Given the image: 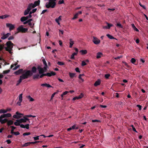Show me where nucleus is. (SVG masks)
I'll use <instances>...</instances> for the list:
<instances>
[{
	"mask_svg": "<svg viewBox=\"0 0 148 148\" xmlns=\"http://www.w3.org/2000/svg\"><path fill=\"white\" fill-rule=\"evenodd\" d=\"M6 26L7 27H9L10 31L13 30L15 27L11 23H6Z\"/></svg>",
	"mask_w": 148,
	"mask_h": 148,
	"instance_id": "obj_11",
	"label": "nucleus"
},
{
	"mask_svg": "<svg viewBox=\"0 0 148 148\" xmlns=\"http://www.w3.org/2000/svg\"><path fill=\"white\" fill-rule=\"evenodd\" d=\"M32 75V73L30 71H27L24 73L20 77V78L17 81V83L16 86H18L19 84L22 82V80L27 79L29 77H31Z\"/></svg>",
	"mask_w": 148,
	"mask_h": 148,
	"instance_id": "obj_1",
	"label": "nucleus"
},
{
	"mask_svg": "<svg viewBox=\"0 0 148 148\" xmlns=\"http://www.w3.org/2000/svg\"><path fill=\"white\" fill-rule=\"evenodd\" d=\"M78 13H76L74 16V17L72 19L73 20L75 19L78 16Z\"/></svg>",
	"mask_w": 148,
	"mask_h": 148,
	"instance_id": "obj_48",
	"label": "nucleus"
},
{
	"mask_svg": "<svg viewBox=\"0 0 148 148\" xmlns=\"http://www.w3.org/2000/svg\"><path fill=\"white\" fill-rule=\"evenodd\" d=\"M21 123L19 119H17L16 121L14 123L15 125L16 126H20V127L22 128H26L27 129H28L29 128V124H27L25 125L23 124H21Z\"/></svg>",
	"mask_w": 148,
	"mask_h": 148,
	"instance_id": "obj_3",
	"label": "nucleus"
},
{
	"mask_svg": "<svg viewBox=\"0 0 148 148\" xmlns=\"http://www.w3.org/2000/svg\"><path fill=\"white\" fill-rule=\"evenodd\" d=\"M131 26L133 29L134 31L136 32H139V30L136 27L135 25L134 24H132L131 25Z\"/></svg>",
	"mask_w": 148,
	"mask_h": 148,
	"instance_id": "obj_22",
	"label": "nucleus"
},
{
	"mask_svg": "<svg viewBox=\"0 0 148 148\" xmlns=\"http://www.w3.org/2000/svg\"><path fill=\"white\" fill-rule=\"evenodd\" d=\"M14 122L12 120H8L7 122V125L8 126H10L13 124Z\"/></svg>",
	"mask_w": 148,
	"mask_h": 148,
	"instance_id": "obj_23",
	"label": "nucleus"
},
{
	"mask_svg": "<svg viewBox=\"0 0 148 148\" xmlns=\"http://www.w3.org/2000/svg\"><path fill=\"white\" fill-rule=\"evenodd\" d=\"M68 92H69L68 91H65L64 92H63L62 94L61 95V96L62 97H63L64 95L67 94Z\"/></svg>",
	"mask_w": 148,
	"mask_h": 148,
	"instance_id": "obj_46",
	"label": "nucleus"
},
{
	"mask_svg": "<svg viewBox=\"0 0 148 148\" xmlns=\"http://www.w3.org/2000/svg\"><path fill=\"white\" fill-rule=\"evenodd\" d=\"M39 76V75L38 74H37L35 75H34L33 77L34 79H38Z\"/></svg>",
	"mask_w": 148,
	"mask_h": 148,
	"instance_id": "obj_36",
	"label": "nucleus"
},
{
	"mask_svg": "<svg viewBox=\"0 0 148 148\" xmlns=\"http://www.w3.org/2000/svg\"><path fill=\"white\" fill-rule=\"evenodd\" d=\"M110 76V74H107L105 75V77L106 79H108Z\"/></svg>",
	"mask_w": 148,
	"mask_h": 148,
	"instance_id": "obj_40",
	"label": "nucleus"
},
{
	"mask_svg": "<svg viewBox=\"0 0 148 148\" xmlns=\"http://www.w3.org/2000/svg\"><path fill=\"white\" fill-rule=\"evenodd\" d=\"M77 54V53L74 52L72 53L71 56V59H74V56Z\"/></svg>",
	"mask_w": 148,
	"mask_h": 148,
	"instance_id": "obj_32",
	"label": "nucleus"
},
{
	"mask_svg": "<svg viewBox=\"0 0 148 148\" xmlns=\"http://www.w3.org/2000/svg\"><path fill=\"white\" fill-rule=\"evenodd\" d=\"M20 66L19 65H18L17 66H15L14 68L13 69V70H16Z\"/></svg>",
	"mask_w": 148,
	"mask_h": 148,
	"instance_id": "obj_64",
	"label": "nucleus"
},
{
	"mask_svg": "<svg viewBox=\"0 0 148 148\" xmlns=\"http://www.w3.org/2000/svg\"><path fill=\"white\" fill-rule=\"evenodd\" d=\"M10 72V70H7L4 71H3V74H6Z\"/></svg>",
	"mask_w": 148,
	"mask_h": 148,
	"instance_id": "obj_43",
	"label": "nucleus"
},
{
	"mask_svg": "<svg viewBox=\"0 0 148 148\" xmlns=\"http://www.w3.org/2000/svg\"><path fill=\"white\" fill-rule=\"evenodd\" d=\"M61 17V16H60L58 18H56L55 19L56 21L58 23V25H60V24L59 21L62 20Z\"/></svg>",
	"mask_w": 148,
	"mask_h": 148,
	"instance_id": "obj_18",
	"label": "nucleus"
},
{
	"mask_svg": "<svg viewBox=\"0 0 148 148\" xmlns=\"http://www.w3.org/2000/svg\"><path fill=\"white\" fill-rule=\"evenodd\" d=\"M11 35V34L9 33H8L6 34H3V36L1 37V39L2 40H4L7 38L9 36Z\"/></svg>",
	"mask_w": 148,
	"mask_h": 148,
	"instance_id": "obj_12",
	"label": "nucleus"
},
{
	"mask_svg": "<svg viewBox=\"0 0 148 148\" xmlns=\"http://www.w3.org/2000/svg\"><path fill=\"white\" fill-rule=\"evenodd\" d=\"M106 23L107 24V25L106 26H103V29H109L113 25L110 24L108 23Z\"/></svg>",
	"mask_w": 148,
	"mask_h": 148,
	"instance_id": "obj_16",
	"label": "nucleus"
},
{
	"mask_svg": "<svg viewBox=\"0 0 148 148\" xmlns=\"http://www.w3.org/2000/svg\"><path fill=\"white\" fill-rule=\"evenodd\" d=\"M41 86H42L47 87L48 88L52 87V86H51L49 84L47 83L42 84H41Z\"/></svg>",
	"mask_w": 148,
	"mask_h": 148,
	"instance_id": "obj_21",
	"label": "nucleus"
},
{
	"mask_svg": "<svg viewBox=\"0 0 148 148\" xmlns=\"http://www.w3.org/2000/svg\"><path fill=\"white\" fill-rule=\"evenodd\" d=\"M3 118H1V116H0V122L2 124L5 123H7L8 121V119L5 118L4 119H3Z\"/></svg>",
	"mask_w": 148,
	"mask_h": 148,
	"instance_id": "obj_13",
	"label": "nucleus"
},
{
	"mask_svg": "<svg viewBox=\"0 0 148 148\" xmlns=\"http://www.w3.org/2000/svg\"><path fill=\"white\" fill-rule=\"evenodd\" d=\"M30 144V142H27L25 143L23 145V147H27Z\"/></svg>",
	"mask_w": 148,
	"mask_h": 148,
	"instance_id": "obj_39",
	"label": "nucleus"
},
{
	"mask_svg": "<svg viewBox=\"0 0 148 148\" xmlns=\"http://www.w3.org/2000/svg\"><path fill=\"white\" fill-rule=\"evenodd\" d=\"M89 62V60H86L85 61H84V66L86 65Z\"/></svg>",
	"mask_w": 148,
	"mask_h": 148,
	"instance_id": "obj_52",
	"label": "nucleus"
},
{
	"mask_svg": "<svg viewBox=\"0 0 148 148\" xmlns=\"http://www.w3.org/2000/svg\"><path fill=\"white\" fill-rule=\"evenodd\" d=\"M30 134H31V133L30 132H25V133H24L23 134V136L29 135H30Z\"/></svg>",
	"mask_w": 148,
	"mask_h": 148,
	"instance_id": "obj_50",
	"label": "nucleus"
},
{
	"mask_svg": "<svg viewBox=\"0 0 148 148\" xmlns=\"http://www.w3.org/2000/svg\"><path fill=\"white\" fill-rule=\"evenodd\" d=\"M7 110H5L4 109H1L0 110V113H4L7 112Z\"/></svg>",
	"mask_w": 148,
	"mask_h": 148,
	"instance_id": "obj_37",
	"label": "nucleus"
},
{
	"mask_svg": "<svg viewBox=\"0 0 148 148\" xmlns=\"http://www.w3.org/2000/svg\"><path fill=\"white\" fill-rule=\"evenodd\" d=\"M0 60H2L3 61V62L4 63V65H6L7 64V62L5 61V60L3 59L2 58H1V57L0 56Z\"/></svg>",
	"mask_w": 148,
	"mask_h": 148,
	"instance_id": "obj_42",
	"label": "nucleus"
},
{
	"mask_svg": "<svg viewBox=\"0 0 148 148\" xmlns=\"http://www.w3.org/2000/svg\"><path fill=\"white\" fill-rule=\"evenodd\" d=\"M14 36H10L9 37L8 39V40H12L14 39Z\"/></svg>",
	"mask_w": 148,
	"mask_h": 148,
	"instance_id": "obj_53",
	"label": "nucleus"
},
{
	"mask_svg": "<svg viewBox=\"0 0 148 148\" xmlns=\"http://www.w3.org/2000/svg\"><path fill=\"white\" fill-rule=\"evenodd\" d=\"M21 123H25L27 122V121H29V119L27 118L25 116H24L23 118L19 119Z\"/></svg>",
	"mask_w": 148,
	"mask_h": 148,
	"instance_id": "obj_9",
	"label": "nucleus"
},
{
	"mask_svg": "<svg viewBox=\"0 0 148 148\" xmlns=\"http://www.w3.org/2000/svg\"><path fill=\"white\" fill-rule=\"evenodd\" d=\"M55 1L56 0H49V2L47 3H46V7L48 8H54L56 4Z\"/></svg>",
	"mask_w": 148,
	"mask_h": 148,
	"instance_id": "obj_4",
	"label": "nucleus"
},
{
	"mask_svg": "<svg viewBox=\"0 0 148 148\" xmlns=\"http://www.w3.org/2000/svg\"><path fill=\"white\" fill-rule=\"evenodd\" d=\"M74 44V41L72 40V39H70V48H72V46Z\"/></svg>",
	"mask_w": 148,
	"mask_h": 148,
	"instance_id": "obj_25",
	"label": "nucleus"
},
{
	"mask_svg": "<svg viewBox=\"0 0 148 148\" xmlns=\"http://www.w3.org/2000/svg\"><path fill=\"white\" fill-rule=\"evenodd\" d=\"M5 47L4 45L0 44V52L2 51L3 49H5Z\"/></svg>",
	"mask_w": 148,
	"mask_h": 148,
	"instance_id": "obj_33",
	"label": "nucleus"
},
{
	"mask_svg": "<svg viewBox=\"0 0 148 148\" xmlns=\"http://www.w3.org/2000/svg\"><path fill=\"white\" fill-rule=\"evenodd\" d=\"M83 93H81V95H79V96H76L74 97V98H73V100L74 101L76 99H79L82 98L83 97Z\"/></svg>",
	"mask_w": 148,
	"mask_h": 148,
	"instance_id": "obj_17",
	"label": "nucleus"
},
{
	"mask_svg": "<svg viewBox=\"0 0 148 148\" xmlns=\"http://www.w3.org/2000/svg\"><path fill=\"white\" fill-rule=\"evenodd\" d=\"M106 36L110 39H116V38H114L112 36L110 35V34H107L106 35Z\"/></svg>",
	"mask_w": 148,
	"mask_h": 148,
	"instance_id": "obj_28",
	"label": "nucleus"
},
{
	"mask_svg": "<svg viewBox=\"0 0 148 148\" xmlns=\"http://www.w3.org/2000/svg\"><path fill=\"white\" fill-rule=\"evenodd\" d=\"M22 100H19V101L17 102V104H18V106H20L21 103L22 102Z\"/></svg>",
	"mask_w": 148,
	"mask_h": 148,
	"instance_id": "obj_63",
	"label": "nucleus"
},
{
	"mask_svg": "<svg viewBox=\"0 0 148 148\" xmlns=\"http://www.w3.org/2000/svg\"><path fill=\"white\" fill-rule=\"evenodd\" d=\"M136 61V60L134 58H132L131 60V62L133 64H134Z\"/></svg>",
	"mask_w": 148,
	"mask_h": 148,
	"instance_id": "obj_51",
	"label": "nucleus"
},
{
	"mask_svg": "<svg viewBox=\"0 0 148 148\" xmlns=\"http://www.w3.org/2000/svg\"><path fill=\"white\" fill-rule=\"evenodd\" d=\"M26 71V70L23 71V69H20L15 72L14 73L16 75H18L21 73H23V74L25 73Z\"/></svg>",
	"mask_w": 148,
	"mask_h": 148,
	"instance_id": "obj_7",
	"label": "nucleus"
},
{
	"mask_svg": "<svg viewBox=\"0 0 148 148\" xmlns=\"http://www.w3.org/2000/svg\"><path fill=\"white\" fill-rule=\"evenodd\" d=\"M50 74H51V76H52L55 75H56V73L54 72L51 71L50 72Z\"/></svg>",
	"mask_w": 148,
	"mask_h": 148,
	"instance_id": "obj_56",
	"label": "nucleus"
},
{
	"mask_svg": "<svg viewBox=\"0 0 148 148\" xmlns=\"http://www.w3.org/2000/svg\"><path fill=\"white\" fill-rule=\"evenodd\" d=\"M37 69L38 70L39 73L40 74L43 73L45 72H46L44 70V68H43L40 67V66H38L37 67Z\"/></svg>",
	"mask_w": 148,
	"mask_h": 148,
	"instance_id": "obj_10",
	"label": "nucleus"
},
{
	"mask_svg": "<svg viewBox=\"0 0 148 148\" xmlns=\"http://www.w3.org/2000/svg\"><path fill=\"white\" fill-rule=\"evenodd\" d=\"M92 41L94 44L96 45H98L100 42V40L98 39L97 37L94 36Z\"/></svg>",
	"mask_w": 148,
	"mask_h": 148,
	"instance_id": "obj_8",
	"label": "nucleus"
},
{
	"mask_svg": "<svg viewBox=\"0 0 148 148\" xmlns=\"http://www.w3.org/2000/svg\"><path fill=\"white\" fill-rule=\"evenodd\" d=\"M11 114L10 113H7V114H3L1 115V118H7L10 117L11 116Z\"/></svg>",
	"mask_w": 148,
	"mask_h": 148,
	"instance_id": "obj_14",
	"label": "nucleus"
},
{
	"mask_svg": "<svg viewBox=\"0 0 148 148\" xmlns=\"http://www.w3.org/2000/svg\"><path fill=\"white\" fill-rule=\"evenodd\" d=\"M40 0H38L37 1H35L34 2V3L35 5H37V6L38 5L40 4Z\"/></svg>",
	"mask_w": 148,
	"mask_h": 148,
	"instance_id": "obj_38",
	"label": "nucleus"
},
{
	"mask_svg": "<svg viewBox=\"0 0 148 148\" xmlns=\"http://www.w3.org/2000/svg\"><path fill=\"white\" fill-rule=\"evenodd\" d=\"M139 5L141 7H142L144 9H146V7H145V6L144 5H142L140 2L139 3Z\"/></svg>",
	"mask_w": 148,
	"mask_h": 148,
	"instance_id": "obj_54",
	"label": "nucleus"
},
{
	"mask_svg": "<svg viewBox=\"0 0 148 148\" xmlns=\"http://www.w3.org/2000/svg\"><path fill=\"white\" fill-rule=\"evenodd\" d=\"M122 56H117L116 57H115L114 58V59H115V60H117V59H119L121 58H122Z\"/></svg>",
	"mask_w": 148,
	"mask_h": 148,
	"instance_id": "obj_59",
	"label": "nucleus"
},
{
	"mask_svg": "<svg viewBox=\"0 0 148 148\" xmlns=\"http://www.w3.org/2000/svg\"><path fill=\"white\" fill-rule=\"evenodd\" d=\"M30 4H32V5H31V6H32V8H34L36 6H37V5H35V4H34H34H33L32 3H31Z\"/></svg>",
	"mask_w": 148,
	"mask_h": 148,
	"instance_id": "obj_61",
	"label": "nucleus"
},
{
	"mask_svg": "<svg viewBox=\"0 0 148 148\" xmlns=\"http://www.w3.org/2000/svg\"><path fill=\"white\" fill-rule=\"evenodd\" d=\"M116 26L120 28H123V26L120 23H118L116 24Z\"/></svg>",
	"mask_w": 148,
	"mask_h": 148,
	"instance_id": "obj_45",
	"label": "nucleus"
},
{
	"mask_svg": "<svg viewBox=\"0 0 148 148\" xmlns=\"http://www.w3.org/2000/svg\"><path fill=\"white\" fill-rule=\"evenodd\" d=\"M83 75V74H80L79 76V82H82L83 81V79L81 77V76Z\"/></svg>",
	"mask_w": 148,
	"mask_h": 148,
	"instance_id": "obj_29",
	"label": "nucleus"
},
{
	"mask_svg": "<svg viewBox=\"0 0 148 148\" xmlns=\"http://www.w3.org/2000/svg\"><path fill=\"white\" fill-rule=\"evenodd\" d=\"M29 25L30 26L31 28H33L34 27V24H32V23L30 22L28 23Z\"/></svg>",
	"mask_w": 148,
	"mask_h": 148,
	"instance_id": "obj_41",
	"label": "nucleus"
},
{
	"mask_svg": "<svg viewBox=\"0 0 148 148\" xmlns=\"http://www.w3.org/2000/svg\"><path fill=\"white\" fill-rule=\"evenodd\" d=\"M69 74L70 77L71 78L74 77L75 75V74L74 73H69Z\"/></svg>",
	"mask_w": 148,
	"mask_h": 148,
	"instance_id": "obj_30",
	"label": "nucleus"
},
{
	"mask_svg": "<svg viewBox=\"0 0 148 148\" xmlns=\"http://www.w3.org/2000/svg\"><path fill=\"white\" fill-rule=\"evenodd\" d=\"M27 20L25 16H23L21 18V22H23Z\"/></svg>",
	"mask_w": 148,
	"mask_h": 148,
	"instance_id": "obj_31",
	"label": "nucleus"
},
{
	"mask_svg": "<svg viewBox=\"0 0 148 148\" xmlns=\"http://www.w3.org/2000/svg\"><path fill=\"white\" fill-rule=\"evenodd\" d=\"M29 11L27 9L25 10L24 13V15L25 16L29 14Z\"/></svg>",
	"mask_w": 148,
	"mask_h": 148,
	"instance_id": "obj_35",
	"label": "nucleus"
},
{
	"mask_svg": "<svg viewBox=\"0 0 148 148\" xmlns=\"http://www.w3.org/2000/svg\"><path fill=\"white\" fill-rule=\"evenodd\" d=\"M31 5H32V4H29V5H28V6L27 7V10H28L29 11H30V10L32 9V7L31 6Z\"/></svg>",
	"mask_w": 148,
	"mask_h": 148,
	"instance_id": "obj_34",
	"label": "nucleus"
},
{
	"mask_svg": "<svg viewBox=\"0 0 148 148\" xmlns=\"http://www.w3.org/2000/svg\"><path fill=\"white\" fill-rule=\"evenodd\" d=\"M16 136L19 135L20 134V133L18 132H14L13 133Z\"/></svg>",
	"mask_w": 148,
	"mask_h": 148,
	"instance_id": "obj_58",
	"label": "nucleus"
},
{
	"mask_svg": "<svg viewBox=\"0 0 148 148\" xmlns=\"http://www.w3.org/2000/svg\"><path fill=\"white\" fill-rule=\"evenodd\" d=\"M64 1L63 0H60L58 2L59 4H61L64 3Z\"/></svg>",
	"mask_w": 148,
	"mask_h": 148,
	"instance_id": "obj_55",
	"label": "nucleus"
},
{
	"mask_svg": "<svg viewBox=\"0 0 148 148\" xmlns=\"http://www.w3.org/2000/svg\"><path fill=\"white\" fill-rule=\"evenodd\" d=\"M71 128L72 129H77L78 128L76 127V126L75 125H74L71 127Z\"/></svg>",
	"mask_w": 148,
	"mask_h": 148,
	"instance_id": "obj_57",
	"label": "nucleus"
},
{
	"mask_svg": "<svg viewBox=\"0 0 148 148\" xmlns=\"http://www.w3.org/2000/svg\"><path fill=\"white\" fill-rule=\"evenodd\" d=\"M10 127L11 128L10 133L11 134H13L14 132V131L16 128V127L14 126H11Z\"/></svg>",
	"mask_w": 148,
	"mask_h": 148,
	"instance_id": "obj_26",
	"label": "nucleus"
},
{
	"mask_svg": "<svg viewBox=\"0 0 148 148\" xmlns=\"http://www.w3.org/2000/svg\"><path fill=\"white\" fill-rule=\"evenodd\" d=\"M39 136H38L36 137H33V138L35 140H38L39 139Z\"/></svg>",
	"mask_w": 148,
	"mask_h": 148,
	"instance_id": "obj_62",
	"label": "nucleus"
},
{
	"mask_svg": "<svg viewBox=\"0 0 148 148\" xmlns=\"http://www.w3.org/2000/svg\"><path fill=\"white\" fill-rule=\"evenodd\" d=\"M57 64L59 65H62L64 64V63L60 62H58Z\"/></svg>",
	"mask_w": 148,
	"mask_h": 148,
	"instance_id": "obj_49",
	"label": "nucleus"
},
{
	"mask_svg": "<svg viewBox=\"0 0 148 148\" xmlns=\"http://www.w3.org/2000/svg\"><path fill=\"white\" fill-rule=\"evenodd\" d=\"M22 95H23L22 94H20L19 95V100H22Z\"/></svg>",
	"mask_w": 148,
	"mask_h": 148,
	"instance_id": "obj_60",
	"label": "nucleus"
},
{
	"mask_svg": "<svg viewBox=\"0 0 148 148\" xmlns=\"http://www.w3.org/2000/svg\"><path fill=\"white\" fill-rule=\"evenodd\" d=\"M23 114L19 113L18 112H16V114L13 116V117L16 119H18L22 117Z\"/></svg>",
	"mask_w": 148,
	"mask_h": 148,
	"instance_id": "obj_6",
	"label": "nucleus"
},
{
	"mask_svg": "<svg viewBox=\"0 0 148 148\" xmlns=\"http://www.w3.org/2000/svg\"><path fill=\"white\" fill-rule=\"evenodd\" d=\"M101 83V81L100 79H98L97 81H96L94 83V85L95 86H97L99 85Z\"/></svg>",
	"mask_w": 148,
	"mask_h": 148,
	"instance_id": "obj_19",
	"label": "nucleus"
},
{
	"mask_svg": "<svg viewBox=\"0 0 148 148\" xmlns=\"http://www.w3.org/2000/svg\"><path fill=\"white\" fill-rule=\"evenodd\" d=\"M131 127H132L133 131L136 132H137L135 128L134 127V126L133 125H131Z\"/></svg>",
	"mask_w": 148,
	"mask_h": 148,
	"instance_id": "obj_47",
	"label": "nucleus"
},
{
	"mask_svg": "<svg viewBox=\"0 0 148 148\" xmlns=\"http://www.w3.org/2000/svg\"><path fill=\"white\" fill-rule=\"evenodd\" d=\"M5 45L7 46V47H5V50L12 54V48L14 44L11 41H9L6 42Z\"/></svg>",
	"mask_w": 148,
	"mask_h": 148,
	"instance_id": "obj_2",
	"label": "nucleus"
},
{
	"mask_svg": "<svg viewBox=\"0 0 148 148\" xmlns=\"http://www.w3.org/2000/svg\"><path fill=\"white\" fill-rule=\"evenodd\" d=\"M17 30L18 31V32L25 33L27 32L28 29L27 28H24L23 25H21L17 28Z\"/></svg>",
	"mask_w": 148,
	"mask_h": 148,
	"instance_id": "obj_5",
	"label": "nucleus"
},
{
	"mask_svg": "<svg viewBox=\"0 0 148 148\" xmlns=\"http://www.w3.org/2000/svg\"><path fill=\"white\" fill-rule=\"evenodd\" d=\"M31 72L33 73H35L37 71V68L35 66H33L32 69L31 71L30 70Z\"/></svg>",
	"mask_w": 148,
	"mask_h": 148,
	"instance_id": "obj_20",
	"label": "nucleus"
},
{
	"mask_svg": "<svg viewBox=\"0 0 148 148\" xmlns=\"http://www.w3.org/2000/svg\"><path fill=\"white\" fill-rule=\"evenodd\" d=\"M103 54L99 52L97 53V59L101 57V56Z\"/></svg>",
	"mask_w": 148,
	"mask_h": 148,
	"instance_id": "obj_24",
	"label": "nucleus"
},
{
	"mask_svg": "<svg viewBox=\"0 0 148 148\" xmlns=\"http://www.w3.org/2000/svg\"><path fill=\"white\" fill-rule=\"evenodd\" d=\"M25 116H26V117L27 118V117H33V118H35L36 117V116L32 115H25Z\"/></svg>",
	"mask_w": 148,
	"mask_h": 148,
	"instance_id": "obj_44",
	"label": "nucleus"
},
{
	"mask_svg": "<svg viewBox=\"0 0 148 148\" xmlns=\"http://www.w3.org/2000/svg\"><path fill=\"white\" fill-rule=\"evenodd\" d=\"M27 97L29 100L30 101H34V99L30 95L27 96Z\"/></svg>",
	"mask_w": 148,
	"mask_h": 148,
	"instance_id": "obj_27",
	"label": "nucleus"
},
{
	"mask_svg": "<svg viewBox=\"0 0 148 148\" xmlns=\"http://www.w3.org/2000/svg\"><path fill=\"white\" fill-rule=\"evenodd\" d=\"M42 62H43V64L45 65V66L44 67V70L45 71H47V67H48L47 63L44 59L42 60Z\"/></svg>",
	"mask_w": 148,
	"mask_h": 148,
	"instance_id": "obj_15",
	"label": "nucleus"
}]
</instances>
